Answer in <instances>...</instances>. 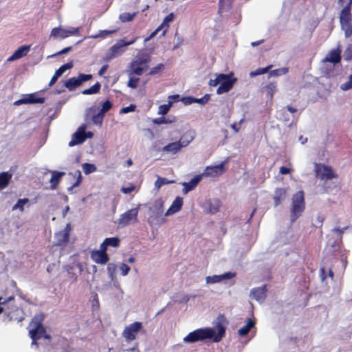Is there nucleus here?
I'll list each match as a JSON object with an SVG mask.
<instances>
[{"label":"nucleus","instance_id":"obj_1","mask_svg":"<svg viewBox=\"0 0 352 352\" xmlns=\"http://www.w3.org/2000/svg\"><path fill=\"white\" fill-rule=\"evenodd\" d=\"M217 328L218 332L216 334L215 331L211 327L197 329L190 332L184 338L186 343H195L199 341H204L206 339H212L214 342H220L226 334V325L228 324V321L223 314H220L217 317Z\"/></svg>","mask_w":352,"mask_h":352},{"label":"nucleus","instance_id":"obj_2","mask_svg":"<svg viewBox=\"0 0 352 352\" xmlns=\"http://www.w3.org/2000/svg\"><path fill=\"white\" fill-rule=\"evenodd\" d=\"M45 318V315L42 312L36 314L28 327L29 336L32 339V344L36 345L37 347L38 346V340L42 338L47 340L51 338L43 324Z\"/></svg>","mask_w":352,"mask_h":352},{"label":"nucleus","instance_id":"obj_3","mask_svg":"<svg viewBox=\"0 0 352 352\" xmlns=\"http://www.w3.org/2000/svg\"><path fill=\"white\" fill-rule=\"evenodd\" d=\"M236 81L237 78L234 76V73L231 72L228 74H216V78L214 79H210L208 85L210 87H216L217 85L220 84L217 89V94H222L231 90Z\"/></svg>","mask_w":352,"mask_h":352},{"label":"nucleus","instance_id":"obj_4","mask_svg":"<svg viewBox=\"0 0 352 352\" xmlns=\"http://www.w3.org/2000/svg\"><path fill=\"white\" fill-rule=\"evenodd\" d=\"M305 208L304 192L300 190L296 192L292 197V208L290 210V219L292 222L295 221L301 216Z\"/></svg>","mask_w":352,"mask_h":352},{"label":"nucleus","instance_id":"obj_5","mask_svg":"<svg viewBox=\"0 0 352 352\" xmlns=\"http://www.w3.org/2000/svg\"><path fill=\"white\" fill-rule=\"evenodd\" d=\"M151 61L149 55L143 54L138 56L135 60L132 61L130 65L131 74L140 76L143 72L148 69V65Z\"/></svg>","mask_w":352,"mask_h":352},{"label":"nucleus","instance_id":"obj_6","mask_svg":"<svg viewBox=\"0 0 352 352\" xmlns=\"http://www.w3.org/2000/svg\"><path fill=\"white\" fill-rule=\"evenodd\" d=\"M351 7L345 6L340 14V22L342 30L344 32V36L348 38L352 35L351 25Z\"/></svg>","mask_w":352,"mask_h":352},{"label":"nucleus","instance_id":"obj_7","mask_svg":"<svg viewBox=\"0 0 352 352\" xmlns=\"http://www.w3.org/2000/svg\"><path fill=\"white\" fill-rule=\"evenodd\" d=\"M315 172L316 175L321 180H329L338 177V175L333 171L331 166L323 164H316Z\"/></svg>","mask_w":352,"mask_h":352},{"label":"nucleus","instance_id":"obj_8","mask_svg":"<svg viewBox=\"0 0 352 352\" xmlns=\"http://www.w3.org/2000/svg\"><path fill=\"white\" fill-rule=\"evenodd\" d=\"M139 207L133 208L122 214L118 219V223L122 226H126L130 223L138 222Z\"/></svg>","mask_w":352,"mask_h":352},{"label":"nucleus","instance_id":"obj_9","mask_svg":"<svg viewBox=\"0 0 352 352\" xmlns=\"http://www.w3.org/2000/svg\"><path fill=\"white\" fill-rule=\"evenodd\" d=\"M136 39L131 41H125L123 39L119 40L115 45L110 47L107 54L108 59H112L124 52V47L135 43Z\"/></svg>","mask_w":352,"mask_h":352},{"label":"nucleus","instance_id":"obj_10","mask_svg":"<svg viewBox=\"0 0 352 352\" xmlns=\"http://www.w3.org/2000/svg\"><path fill=\"white\" fill-rule=\"evenodd\" d=\"M91 74H79L78 77H72L65 82V86L69 91L74 90L76 87L82 85V82L92 79Z\"/></svg>","mask_w":352,"mask_h":352},{"label":"nucleus","instance_id":"obj_11","mask_svg":"<svg viewBox=\"0 0 352 352\" xmlns=\"http://www.w3.org/2000/svg\"><path fill=\"white\" fill-rule=\"evenodd\" d=\"M71 231V224L67 223L63 230L55 233L56 242L54 245L59 247L65 246L69 242Z\"/></svg>","mask_w":352,"mask_h":352},{"label":"nucleus","instance_id":"obj_12","mask_svg":"<svg viewBox=\"0 0 352 352\" xmlns=\"http://www.w3.org/2000/svg\"><path fill=\"white\" fill-rule=\"evenodd\" d=\"M142 324L140 322H134L126 327L122 335L127 342H131L136 338L138 331L142 329Z\"/></svg>","mask_w":352,"mask_h":352},{"label":"nucleus","instance_id":"obj_13","mask_svg":"<svg viewBox=\"0 0 352 352\" xmlns=\"http://www.w3.org/2000/svg\"><path fill=\"white\" fill-rule=\"evenodd\" d=\"M78 28H70L69 30L63 29L61 28H54L51 31V36L54 38H60L62 39L67 38L70 36L78 34Z\"/></svg>","mask_w":352,"mask_h":352},{"label":"nucleus","instance_id":"obj_14","mask_svg":"<svg viewBox=\"0 0 352 352\" xmlns=\"http://www.w3.org/2000/svg\"><path fill=\"white\" fill-rule=\"evenodd\" d=\"M86 126L85 124L78 127L77 131L72 135V140L69 142V146L72 147L83 143L86 140L85 134Z\"/></svg>","mask_w":352,"mask_h":352},{"label":"nucleus","instance_id":"obj_15","mask_svg":"<svg viewBox=\"0 0 352 352\" xmlns=\"http://www.w3.org/2000/svg\"><path fill=\"white\" fill-rule=\"evenodd\" d=\"M226 162H223L216 166H207L204 170V175L206 177H216L221 175L225 171V164Z\"/></svg>","mask_w":352,"mask_h":352},{"label":"nucleus","instance_id":"obj_16","mask_svg":"<svg viewBox=\"0 0 352 352\" xmlns=\"http://www.w3.org/2000/svg\"><path fill=\"white\" fill-rule=\"evenodd\" d=\"M174 14L170 13L163 20L162 23L157 28V29L151 34L150 38L155 36L157 33L162 30V35L164 36L169 28V23L174 20Z\"/></svg>","mask_w":352,"mask_h":352},{"label":"nucleus","instance_id":"obj_17","mask_svg":"<svg viewBox=\"0 0 352 352\" xmlns=\"http://www.w3.org/2000/svg\"><path fill=\"white\" fill-rule=\"evenodd\" d=\"M236 275L235 273L232 272H226L221 275H213L209 276L206 277V283L208 284H214L217 283H219L223 280L231 279L234 277Z\"/></svg>","mask_w":352,"mask_h":352},{"label":"nucleus","instance_id":"obj_18","mask_svg":"<svg viewBox=\"0 0 352 352\" xmlns=\"http://www.w3.org/2000/svg\"><path fill=\"white\" fill-rule=\"evenodd\" d=\"M91 258L95 263L101 265H104L109 261L107 252H99L98 250H93L91 252Z\"/></svg>","mask_w":352,"mask_h":352},{"label":"nucleus","instance_id":"obj_19","mask_svg":"<svg viewBox=\"0 0 352 352\" xmlns=\"http://www.w3.org/2000/svg\"><path fill=\"white\" fill-rule=\"evenodd\" d=\"M341 61V50L339 48L331 50L326 57L323 59V62H329L336 65Z\"/></svg>","mask_w":352,"mask_h":352},{"label":"nucleus","instance_id":"obj_20","mask_svg":"<svg viewBox=\"0 0 352 352\" xmlns=\"http://www.w3.org/2000/svg\"><path fill=\"white\" fill-rule=\"evenodd\" d=\"M7 315L10 320L16 321L18 322H22L25 318V313L23 310L19 307L8 311Z\"/></svg>","mask_w":352,"mask_h":352},{"label":"nucleus","instance_id":"obj_21","mask_svg":"<svg viewBox=\"0 0 352 352\" xmlns=\"http://www.w3.org/2000/svg\"><path fill=\"white\" fill-rule=\"evenodd\" d=\"M266 286L256 287L251 290V298L257 301H263L266 298Z\"/></svg>","mask_w":352,"mask_h":352},{"label":"nucleus","instance_id":"obj_22","mask_svg":"<svg viewBox=\"0 0 352 352\" xmlns=\"http://www.w3.org/2000/svg\"><path fill=\"white\" fill-rule=\"evenodd\" d=\"M30 50V45H21L19 47L13 54L8 58V61H13L14 60L19 59L28 54Z\"/></svg>","mask_w":352,"mask_h":352},{"label":"nucleus","instance_id":"obj_23","mask_svg":"<svg viewBox=\"0 0 352 352\" xmlns=\"http://www.w3.org/2000/svg\"><path fill=\"white\" fill-rule=\"evenodd\" d=\"M183 206V198L181 197H177L172 203L171 206L167 210L166 215L173 214L179 212Z\"/></svg>","mask_w":352,"mask_h":352},{"label":"nucleus","instance_id":"obj_24","mask_svg":"<svg viewBox=\"0 0 352 352\" xmlns=\"http://www.w3.org/2000/svg\"><path fill=\"white\" fill-rule=\"evenodd\" d=\"M182 148V145L180 144L179 142H174L168 144L162 148V151L167 153L175 155L179 152Z\"/></svg>","mask_w":352,"mask_h":352},{"label":"nucleus","instance_id":"obj_25","mask_svg":"<svg viewBox=\"0 0 352 352\" xmlns=\"http://www.w3.org/2000/svg\"><path fill=\"white\" fill-rule=\"evenodd\" d=\"M201 175H198L194 177L192 179H191L188 182H184L182 184L184 186V192L187 193L188 192L193 190L197 186L198 183L201 181Z\"/></svg>","mask_w":352,"mask_h":352},{"label":"nucleus","instance_id":"obj_26","mask_svg":"<svg viewBox=\"0 0 352 352\" xmlns=\"http://www.w3.org/2000/svg\"><path fill=\"white\" fill-rule=\"evenodd\" d=\"M195 134L193 131H188L181 136L178 142L182 145V148L186 147L195 139Z\"/></svg>","mask_w":352,"mask_h":352},{"label":"nucleus","instance_id":"obj_27","mask_svg":"<svg viewBox=\"0 0 352 352\" xmlns=\"http://www.w3.org/2000/svg\"><path fill=\"white\" fill-rule=\"evenodd\" d=\"M287 190L285 188H276L274 191V201L275 206H278L286 198Z\"/></svg>","mask_w":352,"mask_h":352},{"label":"nucleus","instance_id":"obj_28","mask_svg":"<svg viewBox=\"0 0 352 352\" xmlns=\"http://www.w3.org/2000/svg\"><path fill=\"white\" fill-rule=\"evenodd\" d=\"M52 177L50 179L51 188L56 189L58 185L61 177L65 175L64 172L54 170L52 172Z\"/></svg>","mask_w":352,"mask_h":352},{"label":"nucleus","instance_id":"obj_29","mask_svg":"<svg viewBox=\"0 0 352 352\" xmlns=\"http://www.w3.org/2000/svg\"><path fill=\"white\" fill-rule=\"evenodd\" d=\"M254 325H255L254 320H253L252 318H248L247 320L246 324L238 330V333L241 336H245L248 335V333H249L250 329L252 328H253L254 327Z\"/></svg>","mask_w":352,"mask_h":352},{"label":"nucleus","instance_id":"obj_30","mask_svg":"<svg viewBox=\"0 0 352 352\" xmlns=\"http://www.w3.org/2000/svg\"><path fill=\"white\" fill-rule=\"evenodd\" d=\"M12 175L9 172H2L0 173V189L5 188L12 178Z\"/></svg>","mask_w":352,"mask_h":352},{"label":"nucleus","instance_id":"obj_31","mask_svg":"<svg viewBox=\"0 0 352 352\" xmlns=\"http://www.w3.org/2000/svg\"><path fill=\"white\" fill-rule=\"evenodd\" d=\"M27 104H43L45 102V98L36 97V94H30L25 96Z\"/></svg>","mask_w":352,"mask_h":352},{"label":"nucleus","instance_id":"obj_32","mask_svg":"<svg viewBox=\"0 0 352 352\" xmlns=\"http://www.w3.org/2000/svg\"><path fill=\"white\" fill-rule=\"evenodd\" d=\"M101 88V85L100 82H97L94 85L90 87L88 89H84L82 91V94L83 95H92V94H96L100 92Z\"/></svg>","mask_w":352,"mask_h":352},{"label":"nucleus","instance_id":"obj_33","mask_svg":"<svg viewBox=\"0 0 352 352\" xmlns=\"http://www.w3.org/2000/svg\"><path fill=\"white\" fill-rule=\"evenodd\" d=\"M220 207L221 203L219 200L214 199L210 201L208 203V211L211 214H214L219 210Z\"/></svg>","mask_w":352,"mask_h":352},{"label":"nucleus","instance_id":"obj_34","mask_svg":"<svg viewBox=\"0 0 352 352\" xmlns=\"http://www.w3.org/2000/svg\"><path fill=\"white\" fill-rule=\"evenodd\" d=\"M233 0H219V12L223 13L228 10L232 4Z\"/></svg>","mask_w":352,"mask_h":352},{"label":"nucleus","instance_id":"obj_35","mask_svg":"<svg viewBox=\"0 0 352 352\" xmlns=\"http://www.w3.org/2000/svg\"><path fill=\"white\" fill-rule=\"evenodd\" d=\"M265 91L266 92V95L270 99H272L274 93L277 91V86L276 82H270L267 84L265 87Z\"/></svg>","mask_w":352,"mask_h":352},{"label":"nucleus","instance_id":"obj_36","mask_svg":"<svg viewBox=\"0 0 352 352\" xmlns=\"http://www.w3.org/2000/svg\"><path fill=\"white\" fill-rule=\"evenodd\" d=\"M29 202V199H19L16 204L12 206V210H19L21 212L24 211V205Z\"/></svg>","mask_w":352,"mask_h":352},{"label":"nucleus","instance_id":"obj_37","mask_svg":"<svg viewBox=\"0 0 352 352\" xmlns=\"http://www.w3.org/2000/svg\"><path fill=\"white\" fill-rule=\"evenodd\" d=\"M174 101L168 100L167 104H162L159 107L158 114L166 115L172 107Z\"/></svg>","mask_w":352,"mask_h":352},{"label":"nucleus","instance_id":"obj_38","mask_svg":"<svg viewBox=\"0 0 352 352\" xmlns=\"http://www.w3.org/2000/svg\"><path fill=\"white\" fill-rule=\"evenodd\" d=\"M104 116V114L99 111L97 113L91 116V120L94 124L100 126L102 124Z\"/></svg>","mask_w":352,"mask_h":352},{"label":"nucleus","instance_id":"obj_39","mask_svg":"<svg viewBox=\"0 0 352 352\" xmlns=\"http://www.w3.org/2000/svg\"><path fill=\"white\" fill-rule=\"evenodd\" d=\"M73 67V62L70 61L67 63H65L63 65H61L56 72L55 74L58 76L59 77L62 76L64 72Z\"/></svg>","mask_w":352,"mask_h":352},{"label":"nucleus","instance_id":"obj_40","mask_svg":"<svg viewBox=\"0 0 352 352\" xmlns=\"http://www.w3.org/2000/svg\"><path fill=\"white\" fill-rule=\"evenodd\" d=\"M174 181H170V180H168L167 178L166 177H158L157 180L155 182V187L157 188V189H159L160 188H161V186H162L163 185H166V184H172L173 183Z\"/></svg>","mask_w":352,"mask_h":352},{"label":"nucleus","instance_id":"obj_41","mask_svg":"<svg viewBox=\"0 0 352 352\" xmlns=\"http://www.w3.org/2000/svg\"><path fill=\"white\" fill-rule=\"evenodd\" d=\"M135 15V12L133 14H131L129 12H124L120 15L119 19L123 23L130 22L133 20Z\"/></svg>","mask_w":352,"mask_h":352},{"label":"nucleus","instance_id":"obj_42","mask_svg":"<svg viewBox=\"0 0 352 352\" xmlns=\"http://www.w3.org/2000/svg\"><path fill=\"white\" fill-rule=\"evenodd\" d=\"M104 241L106 242L107 246L117 248L120 245V240L118 237H111L106 238Z\"/></svg>","mask_w":352,"mask_h":352},{"label":"nucleus","instance_id":"obj_43","mask_svg":"<svg viewBox=\"0 0 352 352\" xmlns=\"http://www.w3.org/2000/svg\"><path fill=\"white\" fill-rule=\"evenodd\" d=\"M83 172L86 174H90L96 170V166L93 164L85 163L82 164Z\"/></svg>","mask_w":352,"mask_h":352},{"label":"nucleus","instance_id":"obj_44","mask_svg":"<svg viewBox=\"0 0 352 352\" xmlns=\"http://www.w3.org/2000/svg\"><path fill=\"white\" fill-rule=\"evenodd\" d=\"M113 107L112 102L109 100H107L102 104L101 109L100 111L103 114H105L107 111H109Z\"/></svg>","mask_w":352,"mask_h":352},{"label":"nucleus","instance_id":"obj_45","mask_svg":"<svg viewBox=\"0 0 352 352\" xmlns=\"http://www.w3.org/2000/svg\"><path fill=\"white\" fill-rule=\"evenodd\" d=\"M164 69V65L162 63L157 65V66L151 68L148 74V75L153 76L157 74H159Z\"/></svg>","mask_w":352,"mask_h":352},{"label":"nucleus","instance_id":"obj_46","mask_svg":"<svg viewBox=\"0 0 352 352\" xmlns=\"http://www.w3.org/2000/svg\"><path fill=\"white\" fill-rule=\"evenodd\" d=\"M272 67V65H269L266 67L258 68L256 70H255L254 72H251L250 75L252 76H253L264 74L267 73L270 69V68Z\"/></svg>","mask_w":352,"mask_h":352},{"label":"nucleus","instance_id":"obj_47","mask_svg":"<svg viewBox=\"0 0 352 352\" xmlns=\"http://www.w3.org/2000/svg\"><path fill=\"white\" fill-rule=\"evenodd\" d=\"M289 72V69L287 67H283L280 69H276L270 72L271 76H280L283 74H286Z\"/></svg>","mask_w":352,"mask_h":352},{"label":"nucleus","instance_id":"obj_48","mask_svg":"<svg viewBox=\"0 0 352 352\" xmlns=\"http://www.w3.org/2000/svg\"><path fill=\"white\" fill-rule=\"evenodd\" d=\"M139 81V78L131 77L128 81L127 86L129 87L135 89L138 87Z\"/></svg>","mask_w":352,"mask_h":352},{"label":"nucleus","instance_id":"obj_49","mask_svg":"<svg viewBox=\"0 0 352 352\" xmlns=\"http://www.w3.org/2000/svg\"><path fill=\"white\" fill-rule=\"evenodd\" d=\"M344 57L346 60H352V44L348 45L344 53Z\"/></svg>","mask_w":352,"mask_h":352},{"label":"nucleus","instance_id":"obj_50","mask_svg":"<svg viewBox=\"0 0 352 352\" xmlns=\"http://www.w3.org/2000/svg\"><path fill=\"white\" fill-rule=\"evenodd\" d=\"M340 89L343 91H346L352 89V74L349 76V80L341 85Z\"/></svg>","mask_w":352,"mask_h":352},{"label":"nucleus","instance_id":"obj_51","mask_svg":"<svg viewBox=\"0 0 352 352\" xmlns=\"http://www.w3.org/2000/svg\"><path fill=\"white\" fill-rule=\"evenodd\" d=\"M153 122V123L159 125V124H162L171 123L173 122V120H171L168 118H166L164 117H160V118L154 119Z\"/></svg>","mask_w":352,"mask_h":352},{"label":"nucleus","instance_id":"obj_52","mask_svg":"<svg viewBox=\"0 0 352 352\" xmlns=\"http://www.w3.org/2000/svg\"><path fill=\"white\" fill-rule=\"evenodd\" d=\"M135 108H136V106L135 104H131L127 107H122L120 109V113H127L129 112H133L135 110Z\"/></svg>","mask_w":352,"mask_h":352},{"label":"nucleus","instance_id":"obj_53","mask_svg":"<svg viewBox=\"0 0 352 352\" xmlns=\"http://www.w3.org/2000/svg\"><path fill=\"white\" fill-rule=\"evenodd\" d=\"M120 270L123 276H126L130 271V267L125 263H122L120 266Z\"/></svg>","mask_w":352,"mask_h":352},{"label":"nucleus","instance_id":"obj_54","mask_svg":"<svg viewBox=\"0 0 352 352\" xmlns=\"http://www.w3.org/2000/svg\"><path fill=\"white\" fill-rule=\"evenodd\" d=\"M134 190H135V186L131 185L129 187L122 188L121 191L124 194H128V193L133 192Z\"/></svg>","mask_w":352,"mask_h":352},{"label":"nucleus","instance_id":"obj_55","mask_svg":"<svg viewBox=\"0 0 352 352\" xmlns=\"http://www.w3.org/2000/svg\"><path fill=\"white\" fill-rule=\"evenodd\" d=\"M292 169L285 166H281L280 168L279 172L282 175H287L292 172Z\"/></svg>","mask_w":352,"mask_h":352},{"label":"nucleus","instance_id":"obj_56","mask_svg":"<svg viewBox=\"0 0 352 352\" xmlns=\"http://www.w3.org/2000/svg\"><path fill=\"white\" fill-rule=\"evenodd\" d=\"M71 50H72V47H65V48L63 49L62 50L58 52L55 54H54L52 56H59L61 54H66V53L69 52V51H71Z\"/></svg>","mask_w":352,"mask_h":352},{"label":"nucleus","instance_id":"obj_57","mask_svg":"<svg viewBox=\"0 0 352 352\" xmlns=\"http://www.w3.org/2000/svg\"><path fill=\"white\" fill-rule=\"evenodd\" d=\"M194 100H195V98L193 97H185V98H182V100L186 104H190L194 102Z\"/></svg>","mask_w":352,"mask_h":352},{"label":"nucleus","instance_id":"obj_58","mask_svg":"<svg viewBox=\"0 0 352 352\" xmlns=\"http://www.w3.org/2000/svg\"><path fill=\"white\" fill-rule=\"evenodd\" d=\"M208 100V98H206V96H204L201 98H195V100H194V102H197V103H200L201 104H206Z\"/></svg>","mask_w":352,"mask_h":352},{"label":"nucleus","instance_id":"obj_59","mask_svg":"<svg viewBox=\"0 0 352 352\" xmlns=\"http://www.w3.org/2000/svg\"><path fill=\"white\" fill-rule=\"evenodd\" d=\"M116 32V30H102L100 32L99 36H106L109 34H113Z\"/></svg>","mask_w":352,"mask_h":352},{"label":"nucleus","instance_id":"obj_60","mask_svg":"<svg viewBox=\"0 0 352 352\" xmlns=\"http://www.w3.org/2000/svg\"><path fill=\"white\" fill-rule=\"evenodd\" d=\"M59 78L58 76H57L55 73L52 78H51L50 82H49V87H52L55 82L57 81V79Z\"/></svg>","mask_w":352,"mask_h":352},{"label":"nucleus","instance_id":"obj_61","mask_svg":"<svg viewBox=\"0 0 352 352\" xmlns=\"http://www.w3.org/2000/svg\"><path fill=\"white\" fill-rule=\"evenodd\" d=\"M109 67V65H104L99 70L98 72V75L99 76H102L107 70Z\"/></svg>","mask_w":352,"mask_h":352},{"label":"nucleus","instance_id":"obj_62","mask_svg":"<svg viewBox=\"0 0 352 352\" xmlns=\"http://www.w3.org/2000/svg\"><path fill=\"white\" fill-rule=\"evenodd\" d=\"M180 100V96L178 94L171 95L168 96V100H173L175 102L179 101Z\"/></svg>","mask_w":352,"mask_h":352},{"label":"nucleus","instance_id":"obj_63","mask_svg":"<svg viewBox=\"0 0 352 352\" xmlns=\"http://www.w3.org/2000/svg\"><path fill=\"white\" fill-rule=\"evenodd\" d=\"M107 245L106 243V242L104 241L102 244L100 245V250H99L98 251L99 252H107Z\"/></svg>","mask_w":352,"mask_h":352},{"label":"nucleus","instance_id":"obj_64","mask_svg":"<svg viewBox=\"0 0 352 352\" xmlns=\"http://www.w3.org/2000/svg\"><path fill=\"white\" fill-rule=\"evenodd\" d=\"M346 229V227L344 229H341L340 228H335L333 231L338 234L340 236H342V234L344 233V230Z\"/></svg>","mask_w":352,"mask_h":352}]
</instances>
